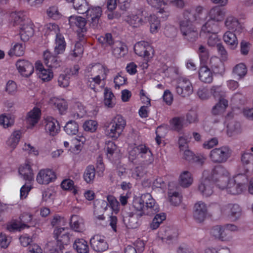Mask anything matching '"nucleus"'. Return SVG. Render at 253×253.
Instances as JSON below:
<instances>
[{"label": "nucleus", "mask_w": 253, "mask_h": 253, "mask_svg": "<svg viewBox=\"0 0 253 253\" xmlns=\"http://www.w3.org/2000/svg\"><path fill=\"white\" fill-rule=\"evenodd\" d=\"M216 186L220 189H225L231 195H238L244 192L247 187L248 182L245 174L239 173L230 177V173L221 165H217L212 169L211 175Z\"/></svg>", "instance_id": "f257e3e1"}, {"label": "nucleus", "mask_w": 253, "mask_h": 253, "mask_svg": "<svg viewBox=\"0 0 253 253\" xmlns=\"http://www.w3.org/2000/svg\"><path fill=\"white\" fill-rule=\"evenodd\" d=\"M203 10L202 6H198L194 11L186 9L183 12L184 19L180 22V30L185 39L190 42L196 41L198 37V32L193 23L201 20Z\"/></svg>", "instance_id": "f03ea898"}, {"label": "nucleus", "mask_w": 253, "mask_h": 253, "mask_svg": "<svg viewBox=\"0 0 253 253\" xmlns=\"http://www.w3.org/2000/svg\"><path fill=\"white\" fill-rule=\"evenodd\" d=\"M133 206L136 210H140L146 215H152L159 211V206L150 193L142 194L138 201H135Z\"/></svg>", "instance_id": "7ed1b4c3"}, {"label": "nucleus", "mask_w": 253, "mask_h": 253, "mask_svg": "<svg viewBox=\"0 0 253 253\" xmlns=\"http://www.w3.org/2000/svg\"><path fill=\"white\" fill-rule=\"evenodd\" d=\"M211 93L214 98H218V102L212 108V113L214 115L223 114L228 105V101L224 98L225 92L220 85H214L211 88Z\"/></svg>", "instance_id": "20e7f679"}, {"label": "nucleus", "mask_w": 253, "mask_h": 253, "mask_svg": "<svg viewBox=\"0 0 253 253\" xmlns=\"http://www.w3.org/2000/svg\"><path fill=\"white\" fill-rule=\"evenodd\" d=\"M126 126V121L121 115L114 117L106 128V135L114 139H117L123 132Z\"/></svg>", "instance_id": "39448f33"}, {"label": "nucleus", "mask_w": 253, "mask_h": 253, "mask_svg": "<svg viewBox=\"0 0 253 253\" xmlns=\"http://www.w3.org/2000/svg\"><path fill=\"white\" fill-rule=\"evenodd\" d=\"M237 230V227L232 224H226L223 226L216 225L211 229V234L215 239L227 241L231 238V232Z\"/></svg>", "instance_id": "423d86ee"}, {"label": "nucleus", "mask_w": 253, "mask_h": 253, "mask_svg": "<svg viewBox=\"0 0 253 253\" xmlns=\"http://www.w3.org/2000/svg\"><path fill=\"white\" fill-rule=\"evenodd\" d=\"M129 157L133 159L140 158L142 162L146 165L153 162L154 159L152 151L144 144H140L134 147L129 153Z\"/></svg>", "instance_id": "0eeeda50"}, {"label": "nucleus", "mask_w": 253, "mask_h": 253, "mask_svg": "<svg viewBox=\"0 0 253 253\" xmlns=\"http://www.w3.org/2000/svg\"><path fill=\"white\" fill-rule=\"evenodd\" d=\"M84 13H86V20L90 27L94 29H98L100 27V18L102 15V10L100 6L88 7Z\"/></svg>", "instance_id": "6e6552de"}, {"label": "nucleus", "mask_w": 253, "mask_h": 253, "mask_svg": "<svg viewBox=\"0 0 253 253\" xmlns=\"http://www.w3.org/2000/svg\"><path fill=\"white\" fill-rule=\"evenodd\" d=\"M212 174V169L211 172L205 170L203 172L202 179L198 189L203 196L209 197L213 193V185L216 186V184L211 178Z\"/></svg>", "instance_id": "1a4fd4ad"}, {"label": "nucleus", "mask_w": 253, "mask_h": 253, "mask_svg": "<svg viewBox=\"0 0 253 253\" xmlns=\"http://www.w3.org/2000/svg\"><path fill=\"white\" fill-rule=\"evenodd\" d=\"M86 22L85 18L80 16L72 15L69 18V23L70 27L73 29H76L80 40L84 38V34L86 32Z\"/></svg>", "instance_id": "9d476101"}, {"label": "nucleus", "mask_w": 253, "mask_h": 253, "mask_svg": "<svg viewBox=\"0 0 253 253\" xmlns=\"http://www.w3.org/2000/svg\"><path fill=\"white\" fill-rule=\"evenodd\" d=\"M108 72L109 70L100 64H89L85 70V73L88 74V76L98 78L101 81L106 79Z\"/></svg>", "instance_id": "9b49d317"}, {"label": "nucleus", "mask_w": 253, "mask_h": 253, "mask_svg": "<svg viewBox=\"0 0 253 253\" xmlns=\"http://www.w3.org/2000/svg\"><path fill=\"white\" fill-rule=\"evenodd\" d=\"M230 155V151L228 147L223 146L214 148L210 153V158L213 163H222L225 162Z\"/></svg>", "instance_id": "f8f14e48"}, {"label": "nucleus", "mask_w": 253, "mask_h": 253, "mask_svg": "<svg viewBox=\"0 0 253 253\" xmlns=\"http://www.w3.org/2000/svg\"><path fill=\"white\" fill-rule=\"evenodd\" d=\"M53 235L57 241V246L63 249L64 245H68L70 242V234L67 228H56L54 230Z\"/></svg>", "instance_id": "ddd939ff"}, {"label": "nucleus", "mask_w": 253, "mask_h": 253, "mask_svg": "<svg viewBox=\"0 0 253 253\" xmlns=\"http://www.w3.org/2000/svg\"><path fill=\"white\" fill-rule=\"evenodd\" d=\"M176 93L182 97L189 96L193 91V87L189 80L185 78H179L175 87Z\"/></svg>", "instance_id": "4468645a"}, {"label": "nucleus", "mask_w": 253, "mask_h": 253, "mask_svg": "<svg viewBox=\"0 0 253 253\" xmlns=\"http://www.w3.org/2000/svg\"><path fill=\"white\" fill-rule=\"evenodd\" d=\"M135 53L139 56L149 59L151 58V53L154 52L152 46L147 42L144 41L137 42L134 45Z\"/></svg>", "instance_id": "2eb2a0df"}, {"label": "nucleus", "mask_w": 253, "mask_h": 253, "mask_svg": "<svg viewBox=\"0 0 253 253\" xmlns=\"http://www.w3.org/2000/svg\"><path fill=\"white\" fill-rule=\"evenodd\" d=\"M56 179L55 172L52 169H41L36 177L37 181L40 184L47 185Z\"/></svg>", "instance_id": "dca6fc26"}, {"label": "nucleus", "mask_w": 253, "mask_h": 253, "mask_svg": "<svg viewBox=\"0 0 253 253\" xmlns=\"http://www.w3.org/2000/svg\"><path fill=\"white\" fill-rule=\"evenodd\" d=\"M90 244L92 249L97 252H103L109 247L105 236L99 234L92 237L90 240Z\"/></svg>", "instance_id": "f3484780"}, {"label": "nucleus", "mask_w": 253, "mask_h": 253, "mask_svg": "<svg viewBox=\"0 0 253 253\" xmlns=\"http://www.w3.org/2000/svg\"><path fill=\"white\" fill-rule=\"evenodd\" d=\"M221 212L227 214L232 220H236L241 215L242 209L238 204H228L222 208Z\"/></svg>", "instance_id": "a211bd4d"}, {"label": "nucleus", "mask_w": 253, "mask_h": 253, "mask_svg": "<svg viewBox=\"0 0 253 253\" xmlns=\"http://www.w3.org/2000/svg\"><path fill=\"white\" fill-rule=\"evenodd\" d=\"M15 65L18 72L23 77H28L34 72V66L28 60L19 59L17 61Z\"/></svg>", "instance_id": "6ab92c4d"}, {"label": "nucleus", "mask_w": 253, "mask_h": 253, "mask_svg": "<svg viewBox=\"0 0 253 253\" xmlns=\"http://www.w3.org/2000/svg\"><path fill=\"white\" fill-rule=\"evenodd\" d=\"M45 129L50 135L54 136L58 134L60 127L58 121L52 117H47L44 119Z\"/></svg>", "instance_id": "aec40b11"}, {"label": "nucleus", "mask_w": 253, "mask_h": 253, "mask_svg": "<svg viewBox=\"0 0 253 253\" xmlns=\"http://www.w3.org/2000/svg\"><path fill=\"white\" fill-rule=\"evenodd\" d=\"M194 209L193 216L195 219L198 222H203L207 214L206 205L202 202H199L195 204Z\"/></svg>", "instance_id": "412c9836"}, {"label": "nucleus", "mask_w": 253, "mask_h": 253, "mask_svg": "<svg viewBox=\"0 0 253 253\" xmlns=\"http://www.w3.org/2000/svg\"><path fill=\"white\" fill-rule=\"evenodd\" d=\"M44 64L50 69L57 68L61 65V60L57 56H54L48 50H46L43 54Z\"/></svg>", "instance_id": "4be33fe9"}, {"label": "nucleus", "mask_w": 253, "mask_h": 253, "mask_svg": "<svg viewBox=\"0 0 253 253\" xmlns=\"http://www.w3.org/2000/svg\"><path fill=\"white\" fill-rule=\"evenodd\" d=\"M146 213L140 210L130 213L128 216L127 226L130 228H136L140 224L141 217Z\"/></svg>", "instance_id": "5701e85b"}, {"label": "nucleus", "mask_w": 253, "mask_h": 253, "mask_svg": "<svg viewBox=\"0 0 253 253\" xmlns=\"http://www.w3.org/2000/svg\"><path fill=\"white\" fill-rule=\"evenodd\" d=\"M165 17L162 16L160 17L159 14H160L159 12L157 15L155 14L150 15L149 17H146V21L148 20L150 24V31L152 33H156L158 28L160 27V18L166 19L168 15L165 12L164 13Z\"/></svg>", "instance_id": "b1692460"}, {"label": "nucleus", "mask_w": 253, "mask_h": 253, "mask_svg": "<svg viewBox=\"0 0 253 253\" xmlns=\"http://www.w3.org/2000/svg\"><path fill=\"white\" fill-rule=\"evenodd\" d=\"M199 78L203 83L210 84L213 81L212 72L207 66H201L199 70Z\"/></svg>", "instance_id": "393cba45"}, {"label": "nucleus", "mask_w": 253, "mask_h": 253, "mask_svg": "<svg viewBox=\"0 0 253 253\" xmlns=\"http://www.w3.org/2000/svg\"><path fill=\"white\" fill-rule=\"evenodd\" d=\"M41 116V110L40 108L35 107L28 112L27 115V122L31 126H34L39 121Z\"/></svg>", "instance_id": "a878e982"}, {"label": "nucleus", "mask_w": 253, "mask_h": 253, "mask_svg": "<svg viewBox=\"0 0 253 253\" xmlns=\"http://www.w3.org/2000/svg\"><path fill=\"white\" fill-rule=\"evenodd\" d=\"M34 33V30L31 25L23 24L20 28L19 35L21 40L25 42L29 41Z\"/></svg>", "instance_id": "bb28decb"}, {"label": "nucleus", "mask_w": 253, "mask_h": 253, "mask_svg": "<svg viewBox=\"0 0 253 253\" xmlns=\"http://www.w3.org/2000/svg\"><path fill=\"white\" fill-rule=\"evenodd\" d=\"M219 29L218 23L215 22L213 20H209L203 25L201 28V34H213L217 33Z\"/></svg>", "instance_id": "cd10ccee"}, {"label": "nucleus", "mask_w": 253, "mask_h": 253, "mask_svg": "<svg viewBox=\"0 0 253 253\" xmlns=\"http://www.w3.org/2000/svg\"><path fill=\"white\" fill-rule=\"evenodd\" d=\"M73 248L78 253H88L89 251L87 241L83 239H77L73 244Z\"/></svg>", "instance_id": "c85d7f7f"}, {"label": "nucleus", "mask_w": 253, "mask_h": 253, "mask_svg": "<svg viewBox=\"0 0 253 253\" xmlns=\"http://www.w3.org/2000/svg\"><path fill=\"white\" fill-rule=\"evenodd\" d=\"M19 173L24 179L29 182L33 180V169L30 164L26 163L19 168Z\"/></svg>", "instance_id": "c756f323"}, {"label": "nucleus", "mask_w": 253, "mask_h": 253, "mask_svg": "<svg viewBox=\"0 0 253 253\" xmlns=\"http://www.w3.org/2000/svg\"><path fill=\"white\" fill-rule=\"evenodd\" d=\"M210 20H213L215 22L221 21L225 16V12L219 6L213 7L209 12Z\"/></svg>", "instance_id": "7c9ffc66"}, {"label": "nucleus", "mask_w": 253, "mask_h": 253, "mask_svg": "<svg viewBox=\"0 0 253 253\" xmlns=\"http://www.w3.org/2000/svg\"><path fill=\"white\" fill-rule=\"evenodd\" d=\"M66 43L62 34H57L55 42L54 52L56 54H62L66 48Z\"/></svg>", "instance_id": "2f4dec72"}, {"label": "nucleus", "mask_w": 253, "mask_h": 253, "mask_svg": "<svg viewBox=\"0 0 253 253\" xmlns=\"http://www.w3.org/2000/svg\"><path fill=\"white\" fill-rule=\"evenodd\" d=\"M143 12L138 11L136 14L132 15L128 20V23L133 27H137L146 21V17H143Z\"/></svg>", "instance_id": "473e14b6"}, {"label": "nucleus", "mask_w": 253, "mask_h": 253, "mask_svg": "<svg viewBox=\"0 0 253 253\" xmlns=\"http://www.w3.org/2000/svg\"><path fill=\"white\" fill-rule=\"evenodd\" d=\"M51 103L57 108L61 115L65 114L68 109L67 101L64 99L53 98L50 100Z\"/></svg>", "instance_id": "72a5a7b5"}, {"label": "nucleus", "mask_w": 253, "mask_h": 253, "mask_svg": "<svg viewBox=\"0 0 253 253\" xmlns=\"http://www.w3.org/2000/svg\"><path fill=\"white\" fill-rule=\"evenodd\" d=\"M225 25L226 27L234 31L239 32L241 29V25L239 20L233 16H228L225 21Z\"/></svg>", "instance_id": "f704fd0d"}, {"label": "nucleus", "mask_w": 253, "mask_h": 253, "mask_svg": "<svg viewBox=\"0 0 253 253\" xmlns=\"http://www.w3.org/2000/svg\"><path fill=\"white\" fill-rule=\"evenodd\" d=\"M183 152V158L191 163H196L200 165H202L205 161V159L203 157L197 156L188 148L185 149Z\"/></svg>", "instance_id": "c9c22d12"}, {"label": "nucleus", "mask_w": 253, "mask_h": 253, "mask_svg": "<svg viewBox=\"0 0 253 253\" xmlns=\"http://www.w3.org/2000/svg\"><path fill=\"white\" fill-rule=\"evenodd\" d=\"M193 179L191 172L188 171H183L179 176V182L183 187H188L193 183Z\"/></svg>", "instance_id": "e433bc0d"}, {"label": "nucleus", "mask_w": 253, "mask_h": 253, "mask_svg": "<svg viewBox=\"0 0 253 253\" xmlns=\"http://www.w3.org/2000/svg\"><path fill=\"white\" fill-rule=\"evenodd\" d=\"M25 12L23 11H14L10 13V17L11 22L14 26L23 25V21L25 19Z\"/></svg>", "instance_id": "4c0bfd02"}, {"label": "nucleus", "mask_w": 253, "mask_h": 253, "mask_svg": "<svg viewBox=\"0 0 253 253\" xmlns=\"http://www.w3.org/2000/svg\"><path fill=\"white\" fill-rule=\"evenodd\" d=\"M105 149L106 150V156L107 158L113 162L114 157L117 155V146L115 143L111 141H108L106 144Z\"/></svg>", "instance_id": "58836bf2"}, {"label": "nucleus", "mask_w": 253, "mask_h": 253, "mask_svg": "<svg viewBox=\"0 0 253 253\" xmlns=\"http://www.w3.org/2000/svg\"><path fill=\"white\" fill-rule=\"evenodd\" d=\"M68 2L73 3L74 8L79 14H84L86 9L88 7V2L86 0H66Z\"/></svg>", "instance_id": "ea45409f"}, {"label": "nucleus", "mask_w": 253, "mask_h": 253, "mask_svg": "<svg viewBox=\"0 0 253 253\" xmlns=\"http://www.w3.org/2000/svg\"><path fill=\"white\" fill-rule=\"evenodd\" d=\"M224 42L231 48L237 46L238 40L236 34L230 31H227L225 33L223 37Z\"/></svg>", "instance_id": "a19ab883"}, {"label": "nucleus", "mask_w": 253, "mask_h": 253, "mask_svg": "<svg viewBox=\"0 0 253 253\" xmlns=\"http://www.w3.org/2000/svg\"><path fill=\"white\" fill-rule=\"evenodd\" d=\"M70 225L71 229L75 231L81 232L83 226L82 219L77 215H73L70 218Z\"/></svg>", "instance_id": "79ce46f5"}, {"label": "nucleus", "mask_w": 253, "mask_h": 253, "mask_svg": "<svg viewBox=\"0 0 253 253\" xmlns=\"http://www.w3.org/2000/svg\"><path fill=\"white\" fill-rule=\"evenodd\" d=\"M95 175V169L93 165L88 166L84 172L83 178L87 183L93 182Z\"/></svg>", "instance_id": "37998d69"}, {"label": "nucleus", "mask_w": 253, "mask_h": 253, "mask_svg": "<svg viewBox=\"0 0 253 253\" xmlns=\"http://www.w3.org/2000/svg\"><path fill=\"white\" fill-rule=\"evenodd\" d=\"M19 221L21 224H25V228H28L35 224L33 221V215L28 212H23L19 216Z\"/></svg>", "instance_id": "c03bdc74"}, {"label": "nucleus", "mask_w": 253, "mask_h": 253, "mask_svg": "<svg viewBox=\"0 0 253 253\" xmlns=\"http://www.w3.org/2000/svg\"><path fill=\"white\" fill-rule=\"evenodd\" d=\"M184 117H175L169 121V124L172 129L176 131H180L183 127Z\"/></svg>", "instance_id": "a18cd8bd"}, {"label": "nucleus", "mask_w": 253, "mask_h": 253, "mask_svg": "<svg viewBox=\"0 0 253 253\" xmlns=\"http://www.w3.org/2000/svg\"><path fill=\"white\" fill-rule=\"evenodd\" d=\"M74 112L72 114L75 119L83 118L86 114V110L84 106L80 102H77L74 106Z\"/></svg>", "instance_id": "49530a36"}, {"label": "nucleus", "mask_w": 253, "mask_h": 253, "mask_svg": "<svg viewBox=\"0 0 253 253\" xmlns=\"http://www.w3.org/2000/svg\"><path fill=\"white\" fill-rule=\"evenodd\" d=\"M64 129L68 135H76L79 131V126L75 121H70L66 123Z\"/></svg>", "instance_id": "de8ad7c7"}, {"label": "nucleus", "mask_w": 253, "mask_h": 253, "mask_svg": "<svg viewBox=\"0 0 253 253\" xmlns=\"http://www.w3.org/2000/svg\"><path fill=\"white\" fill-rule=\"evenodd\" d=\"M104 105L108 108H113L115 103L113 102V98L115 97L114 94L110 89L106 88L104 90Z\"/></svg>", "instance_id": "09e8293b"}, {"label": "nucleus", "mask_w": 253, "mask_h": 253, "mask_svg": "<svg viewBox=\"0 0 253 253\" xmlns=\"http://www.w3.org/2000/svg\"><path fill=\"white\" fill-rule=\"evenodd\" d=\"M25 46L24 44L16 43L8 52L10 56H21L24 55Z\"/></svg>", "instance_id": "8fccbe9b"}, {"label": "nucleus", "mask_w": 253, "mask_h": 253, "mask_svg": "<svg viewBox=\"0 0 253 253\" xmlns=\"http://www.w3.org/2000/svg\"><path fill=\"white\" fill-rule=\"evenodd\" d=\"M20 137L21 132L20 131L18 130L14 131L7 140V145L11 148L14 149L19 143Z\"/></svg>", "instance_id": "3c124183"}, {"label": "nucleus", "mask_w": 253, "mask_h": 253, "mask_svg": "<svg viewBox=\"0 0 253 253\" xmlns=\"http://www.w3.org/2000/svg\"><path fill=\"white\" fill-rule=\"evenodd\" d=\"M14 119L10 114H2L0 116V125L7 128L13 125Z\"/></svg>", "instance_id": "603ef678"}, {"label": "nucleus", "mask_w": 253, "mask_h": 253, "mask_svg": "<svg viewBox=\"0 0 253 253\" xmlns=\"http://www.w3.org/2000/svg\"><path fill=\"white\" fill-rule=\"evenodd\" d=\"M25 224H21L19 221L16 219H12L7 224V229L10 232L15 231H21L24 229Z\"/></svg>", "instance_id": "864d4df0"}, {"label": "nucleus", "mask_w": 253, "mask_h": 253, "mask_svg": "<svg viewBox=\"0 0 253 253\" xmlns=\"http://www.w3.org/2000/svg\"><path fill=\"white\" fill-rule=\"evenodd\" d=\"M45 35L48 36L49 35L61 34L59 33V28L58 25L55 23H49L44 26Z\"/></svg>", "instance_id": "5fc2aeb1"}, {"label": "nucleus", "mask_w": 253, "mask_h": 253, "mask_svg": "<svg viewBox=\"0 0 253 253\" xmlns=\"http://www.w3.org/2000/svg\"><path fill=\"white\" fill-rule=\"evenodd\" d=\"M147 2L152 7H155L157 9H159V13L160 14H163L165 12L164 7L163 6H165L167 4L165 0H146Z\"/></svg>", "instance_id": "6e6d98bb"}, {"label": "nucleus", "mask_w": 253, "mask_h": 253, "mask_svg": "<svg viewBox=\"0 0 253 253\" xmlns=\"http://www.w3.org/2000/svg\"><path fill=\"white\" fill-rule=\"evenodd\" d=\"M166 215L165 213L157 214L153 218L150 225L151 228L153 230L157 229L160 224L166 219Z\"/></svg>", "instance_id": "4d7b16f0"}, {"label": "nucleus", "mask_w": 253, "mask_h": 253, "mask_svg": "<svg viewBox=\"0 0 253 253\" xmlns=\"http://www.w3.org/2000/svg\"><path fill=\"white\" fill-rule=\"evenodd\" d=\"M46 13L50 18L54 20L59 19L61 16V14L59 12L57 7L52 6L49 7L46 10Z\"/></svg>", "instance_id": "13d9d810"}, {"label": "nucleus", "mask_w": 253, "mask_h": 253, "mask_svg": "<svg viewBox=\"0 0 253 253\" xmlns=\"http://www.w3.org/2000/svg\"><path fill=\"white\" fill-rule=\"evenodd\" d=\"M101 81L100 79L98 78L94 77V76H88L87 82H86L87 85L94 91L97 90L96 87L100 85Z\"/></svg>", "instance_id": "bf43d9fd"}, {"label": "nucleus", "mask_w": 253, "mask_h": 253, "mask_svg": "<svg viewBox=\"0 0 253 253\" xmlns=\"http://www.w3.org/2000/svg\"><path fill=\"white\" fill-rule=\"evenodd\" d=\"M97 125L96 121L90 120L86 121L84 123L83 126L85 131L93 132L96 130Z\"/></svg>", "instance_id": "052dcab7"}, {"label": "nucleus", "mask_w": 253, "mask_h": 253, "mask_svg": "<svg viewBox=\"0 0 253 253\" xmlns=\"http://www.w3.org/2000/svg\"><path fill=\"white\" fill-rule=\"evenodd\" d=\"M192 138L191 136H189L186 134L180 136L178 139L179 148L180 151H184L188 148V143Z\"/></svg>", "instance_id": "680f3d73"}, {"label": "nucleus", "mask_w": 253, "mask_h": 253, "mask_svg": "<svg viewBox=\"0 0 253 253\" xmlns=\"http://www.w3.org/2000/svg\"><path fill=\"white\" fill-rule=\"evenodd\" d=\"M39 77L44 82L50 81L53 77V73L51 69H45L41 72H38Z\"/></svg>", "instance_id": "e2e57ef3"}, {"label": "nucleus", "mask_w": 253, "mask_h": 253, "mask_svg": "<svg viewBox=\"0 0 253 253\" xmlns=\"http://www.w3.org/2000/svg\"><path fill=\"white\" fill-rule=\"evenodd\" d=\"M70 79V74H61L58 77V83L60 86L66 87L69 85Z\"/></svg>", "instance_id": "0e129e2a"}, {"label": "nucleus", "mask_w": 253, "mask_h": 253, "mask_svg": "<svg viewBox=\"0 0 253 253\" xmlns=\"http://www.w3.org/2000/svg\"><path fill=\"white\" fill-rule=\"evenodd\" d=\"M198 54L201 62L203 63H206L209 59V54L208 50L204 46H200L198 49Z\"/></svg>", "instance_id": "69168bd1"}, {"label": "nucleus", "mask_w": 253, "mask_h": 253, "mask_svg": "<svg viewBox=\"0 0 253 253\" xmlns=\"http://www.w3.org/2000/svg\"><path fill=\"white\" fill-rule=\"evenodd\" d=\"M247 70L246 65L243 63L237 65L233 69V73L240 78L246 75Z\"/></svg>", "instance_id": "338daca9"}, {"label": "nucleus", "mask_w": 253, "mask_h": 253, "mask_svg": "<svg viewBox=\"0 0 253 253\" xmlns=\"http://www.w3.org/2000/svg\"><path fill=\"white\" fill-rule=\"evenodd\" d=\"M211 93L207 87L201 86L197 91V95L202 100L209 98Z\"/></svg>", "instance_id": "774afa93"}]
</instances>
